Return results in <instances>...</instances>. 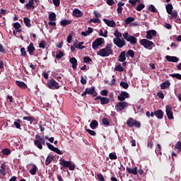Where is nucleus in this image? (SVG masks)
I'll return each instance as SVG.
<instances>
[{
    "mask_svg": "<svg viewBox=\"0 0 181 181\" xmlns=\"http://www.w3.org/2000/svg\"><path fill=\"white\" fill-rule=\"evenodd\" d=\"M126 170L129 173V175H134V176H136L138 173L139 175H144V170H142V168H139L138 170V167L136 166H135L133 169H131L129 167H127Z\"/></svg>",
    "mask_w": 181,
    "mask_h": 181,
    "instance_id": "6",
    "label": "nucleus"
},
{
    "mask_svg": "<svg viewBox=\"0 0 181 181\" xmlns=\"http://www.w3.org/2000/svg\"><path fill=\"white\" fill-rule=\"evenodd\" d=\"M46 145L47 146V148L50 150V151H52V152H54V150L56 149V147L53 146V144L49 143V142H47L46 143Z\"/></svg>",
    "mask_w": 181,
    "mask_h": 181,
    "instance_id": "41",
    "label": "nucleus"
},
{
    "mask_svg": "<svg viewBox=\"0 0 181 181\" xmlns=\"http://www.w3.org/2000/svg\"><path fill=\"white\" fill-rule=\"evenodd\" d=\"M1 153H3V155H11V149L9 148H4L1 151Z\"/></svg>",
    "mask_w": 181,
    "mask_h": 181,
    "instance_id": "48",
    "label": "nucleus"
},
{
    "mask_svg": "<svg viewBox=\"0 0 181 181\" xmlns=\"http://www.w3.org/2000/svg\"><path fill=\"white\" fill-rule=\"evenodd\" d=\"M114 35L115 36V39H117V37L121 39V37H122V33H121L119 31H118V30H115Z\"/></svg>",
    "mask_w": 181,
    "mask_h": 181,
    "instance_id": "39",
    "label": "nucleus"
},
{
    "mask_svg": "<svg viewBox=\"0 0 181 181\" xmlns=\"http://www.w3.org/2000/svg\"><path fill=\"white\" fill-rule=\"evenodd\" d=\"M59 165H61L60 167L61 170H64V169H66V168H69L70 170H74V169H76V165L71 163V161L62 160L59 162Z\"/></svg>",
    "mask_w": 181,
    "mask_h": 181,
    "instance_id": "3",
    "label": "nucleus"
},
{
    "mask_svg": "<svg viewBox=\"0 0 181 181\" xmlns=\"http://www.w3.org/2000/svg\"><path fill=\"white\" fill-rule=\"evenodd\" d=\"M128 107V103L127 102H119L115 105V110L117 112H121L124 111Z\"/></svg>",
    "mask_w": 181,
    "mask_h": 181,
    "instance_id": "10",
    "label": "nucleus"
},
{
    "mask_svg": "<svg viewBox=\"0 0 181 181\" xmlns=\"http://www.w3.org/2000/svg\"><path fill=\"white\" fill-rule=\"evenodd\" d=\"M21 56H23V57H26V49H25V47H22L21 49Z\"/></svg>",
    "mask_w": 181,
    "mask_h": 181,
    "instance_id": "60",
    "label": "nucleus"
},
{
    "mask_svg": "<svg viewBox=\"0 0 181 181\" xmlns=\"http://www.w3.org/2000/svg\"><path fill=\"white\" fill-rule=\"evenodd\" d=\"M71 21L70 20H62L60 21V25L63 27L67 26L68 25H71Z\"/></svg>",
    "mask_w": 181,
    "mask_h": 181,
    "instance_id": "28",
    "label": "nucleus"
},
{
    "mask_svg": "<svg viewBox=\"0 0 181 181\" xmlns=\"http://www.w3.org/2000/svg\"><path fill=\"white\" fill-rule=\"evenodd\" d=\"M46 41L42 40L39 44V47H40L41 49H45V47H46Z\"/></svg>",
    "mask_w": 181,
    "mask_h": 181,
    "instance_id": "54",
    "label": "nucleus"
},
{
    "mask_svg": "<svg viewBox=\"0 0 181 181\" xmlns=\"http://www.w3.org/2000/svg\"><path fill=\"white\" fill-rule=\"evenodd\" d=\"M84 45V42H80L76 47V49H80L81 50L83 49H86V46H83Z\"/></svg>",
    "mask_w": 181,
    "mask_h": 181,
    "instance_id": "53",
    "label": "nucleus"
},
{
    "mask_svg": "<svg viewBox=\"0 0 181 181\" xmlns=\"http://www.w3.org/2000/svg\"><path fill=\"white\" fill-rule=\"evenodd\" d=\"M26 9H35V0H29L28 3L25 4Z\"/></svg>",
    "mask_w": 181,
    "mask_h": 181,
    "instance_id": "17",
    "label": "nucleus"
},
{
    "mask_svg": "<svg viewBox=\"0 0 181 181\" xmlns=\"http://www.w3.org/2000/svg\"><path fill=\"white\" fill-rule=\"evenodd\" d=\"M35 50H36V48H35V45H33V42H30L27 47V52H28L29 54L32 56L33 55V53H35Z\"/></svg>",
    "mask_w": 181,
    "mask_h": 181,
    "instance_id": "15",
    "label": "nucleus"
},
{
    "mask_svg": "<svg viewBox=\"0 0 181 181\" xmlns=\"http://www.w3.org/2000/svg\"><path fill=\"white\" fill-rule=\"evenodd\" d=\"M144 8H145V4H140L136 8V11H137L138 12H141V11L144 9Z\"/></svg>",
    "mask_w": 181,
    "mask_h": 181,
    "instance_id": "46",
    "label": "nucleus"
},
{
    "mask_svg": "<svg viewBox=\"0 0 181 181\" xmlns=\"http://www.w3.org/2000/svg\"><path fill=\"white\" fill-rule=\"evenodd\" d=\"M165 59L168 62H172V63H177V62H179V58L177 57H172V56L167 55L165 57Z\"/></svg>",
    "mask_w": 181,
    "mask_h": 181,
    "instance_id": "18",
    "label": "nucleus"
},
{
    "mask_svg": "<svg viewBox=\"0 0 181 181\" xmlns=\"http://www.w3.org/2000/svg\"><path fill=\"white\" fill-rule=\"evenodd\" d=\"M69 62L71 64H72L73 70H76L77 69V59L75 57H71L69 59Z\"/></svg>",
    "mask_w": 181,
    "mask_h": 181,
    "instance_id": "19",
    "label": "nucleus"
},
{
    "mask_svg": "<svg viewBox=\"0 0 181 181\" xmlns=\"http://www.w3.org/2000/svg\"><path fill=\"white\" fill-rule=\"evenodd\" d=\"M92 60L90 57H83V63H91Z\"/></svg>",
    "mask_w": 181,
    "mask_h": 181,
    "instance_id": "56",
    "label": "nucleus"
},
{
    "mask_svg": "<svg viewBox=\"0 0 181 181\" xmlns=\"http://www.w3.org/2000/svg\"><path fill=\"white\" fill-rule=\"evenodd\" d=\"M16 86L20 87V88H23V90L28 88V86L23 81H16Z\"/></svg>",
    "mask_w": 181,
    "mask_h": 181,
    "instance_id": "22",
    "label": "nucleus"
},
{
    "mask_svg": "<svg viewBox=\"0 0 181 181\" xmlns=\"http://www.w3.org/2000/svg\"><path fill=\"white\" fill-rule=\"evenodd\" d=\"M64 56V53L62 51H59L58 54H56V59L60 60V59H62V57H63Z\"/></svg>",
    "mask_w": 181,
    "mask_h": 181,
    "instance_id": "47",
    "label": "nucleus"
},
{
    "mask_svg": "<svg viewBox=\"0 0 181 181\" xmlns=\"http://www.w3.org/2000/svg\"><path fill=\"white\" fill-rule=\"evenodd\" d=\"M21 122H22V121L19 119H17L16 121L14 122V126L17 129H21Z\"/></svg>",
    "mask_w": 181,
    "mask_h": 181,
    "instance_id": "38",
    "label": "nucleus"
},
{
    "mask_svg": "<svg viewBox=\"0 0 181 181\" xmlns=\"http://www.w3.org/2000/svg\"><path fill=\"white\" fill-rule=\"evenodd\" d=\"M147 146L151 149L153 148V142L152 141V139H148Z\"/></svg>",
    "mask_w": 181,
    "mask_h": 181,
    "instance_id": "57",
    "label": "nucleus"
},
{
    "mask_svg": "<svg viewBox=\"0 0 181 181\" xmlns=\"http://www.w3.org/2000/svg\"><path fill=\"white\" fill-rule=\"evenodd\" d=\"M100 95H103L104 97H107V95H108V90H103L102 91H100Z\"/></svg>",
    "mask_w": 181,
    "mask_h": 181,
    "instance_id": "63",
    "label": "nucleus"
},
{
    "mask_svg": "<svg viewBox=\"0 0 181 181\" xmlns=\"http://www.w3.org/2000/svg\"><path fill=\"white\" fill-rule=\"evenodd\" d=\"M165 112L168 119H175L173 117V111L172 110V106L170 105L165 106Z\"/></svg>",
    "mask_w": 181,
    "mask_h": 181,
    "instance_id": "11",
    "label": "nucleus"
},
{
    "mask_svg": "<svg viewBox=\"0 0 181 181\" xmlns=\"http://www.w3.org/2000/svg\"><path fill=\"white\" fill-rule=\"evenodd\" d=\"M34 145L38 148V149H43V146L42 145V143L40 141V139H36L34 140Z\"/></svg>",
    "mask_w": 181,
    "mask_h": 181,
    "instance_id": "24",
    "label": "nucleus"
},
{
    "mask_svg": "<svg viewBox=\"0 0 181 181\" xmlns=\"http://www.w3.org/2000/svg\"><path fill=\"white\" fill-rule=\"evenodd\" d=\"M100 100L101 105H107V104L110 103V99L107 97H102L101 95H98L95 98V101Z\"/></svg>",
    "mask_w": 181,
    "mask_h": 181,
    "instance_id": "12",
    "label": "nucleus"
},
{
    "mask_svg": "<svg viewBox=\"0 0 181 181\" xmlns=\"http://www.w3.org/2000/svg\"><path fill=\"white\" fill-rule=\"evenodd\" d=\"M175 149H177L178 152H181V141H179L177 142L175 146Z\"/></svg>",
    "mask_w": 181,
    "mask_h": 181,
    "instance_id": "52",
    "label": "nucleus"
},
{
    "mask_svg": "<svg viewBox=\"0 0 181 181\" xmlns=\"http://www.w3.org/2000/svg\"><path fill=\"white\" fill-rule=\"evenodd\" d=\"M97 127H98V122H97V120L95 119L92 120V122L90 124V127L91 128V129H95Z\"/></svg>",
    "mask_w": 181,
    "mask_h": 181,
    "instance_id": "29",
    "label": "nucleus"
},
{
    "mask_svg": "<svg viewBox=\"0 0 181 181\" xmlns=\"http://www.w3.org/2000/svg\"><path fill=\"white\" fill-rule=\"evenodd\" d=\"M86 131L89 134V135H92V136H95V135H97V133L94 130H91L90 129H86Z\"/></svg>",
    "mask_w": 181,
    "mask_h": 181,
    "instance_id": "43",
    "label": "nucleus"
},
{
    "mask_svg": "<svg viewBox=\"0 0 181 181\" xmlns=\"http://www.w3.org/2000/svg\"><path fill=\"white\" fill-rule=\"evenodd\" d=\"M149 12H153V13H156L158 12V9L153 6V4H151L148 7Z\"/></svg>",
    "mask_w": 181,
    "mask_h": 181,
    "instance_id": "37",
    "label": "nucleus"
},
{
    "mask_svg": "<svg viewBox=\"0 0 181 181\" xmlns=\"http://www.w3.org/2000/svg\"><path fill=\"white\" fill-rule=\"evenodd\" d=\"M73 16H75V18H81L83 13L78 8H75L73 11Z\"/></svg>",
    "mask_w": 181,
    "mask_h": 181,
    "instance_id": "20",
    "label": "nucleus"
},
{
    "mask_svg": "<svg viewBox=\"0 0 181 181\" xmlns=\"http://www.w3.org/2000/svg\"><path fill=\"white\" fill-rule=\"evenodd\" d=\"M108 97V99L110 100V103H114V101H115V98H114V93H110Z\"/></svg>",
    "mask_w": 181,
    "mask_h": 181,
    "instance_id": "51",
    "label": "nucleus"
},
{
    "mask_svg": "<svg viewBox=\"0 0 181 181\" xmlns=\"http://www.w3.org/2000/svg\"><path fill=\"white\" fill-rule=\"evenodd\" d=\"M160 87L161 90H166V88H169V87H170V82L169 81V80H167L165 82L162 83Z\"/></svg>",
    "mask_w": 181,
    "mask_h": 181,
    "instance_id": "21",
    "label": "nucleus"
},
{
    "mask_svg": "<svg viewBox=\"0 0 181 181\" xmlns=\"http://www.w3.org/2000/svg\"><path fill=\"white\" fill-rule=\"evenodd\" d=\"M97 177L100 181H105V178H104L103 174H98Z\"/></svg>",
    "mask_w": 181,
    "mask_h": 181,
    "instance_id": "62",
    "label": "nucleus"
},
{
    "mask_svg": "<svg viewBox=\"0 0 181 181\" xmlns=\"http://www.w3.org/2000/svg\"><path fill=\"white\" fill-rule=\"evenodd\" d=\"M126 56L127 57H132V59H134V57H135V52L132 49H129L127 52Z\"/></svg>",
    "mask_w": 181,
    "mask_h": 181,
    "instance_id": "31",
    "label": "nucleus"
},
{
    "mask_svg": "<svg viewBox=\"0 0 181 181\" xmlns=\"http://www.w3.org/2000/svg\"><path fill=\"white\" fill-rule=\"evenodd\" d=\"M136 2H140V0H129V4H131L132 6H135L136 5Z\"/></svg>",
    "mask_w": 181,
    "mask_h": 181,
    "instance_id": "59",
    "label": "nucleus"
},
{
    "mask_svg": "<svg viewBox=\"0 0 181 181\" xmlns=\"http://www.w3.org/2000/svg\"><path fill=\"white\" fill-rule=\"evenodd\" d=\"M125 60H127V57H125V51H123L119 56L118 62H124Z\"/></svg>",
    "mask_w": 181,
    "mask_h": 181,
    "instance_id": "26",
    "label": "nucleus"
},
{
    "mask_svg": "<svg viewBox=\"0 0 181 181\" xmlns=\"http://www.w3.org/2000/svg\"><path fill=\"white\" fill-rule=\"evenodd\" d=\"M170 77H173L175 78H177V80H181V74H170Z\"/></svg>",
    "mask_w": 181,
    "mask_h": 181,
    "instance_id": "45",
    "label": "nucleus"
},
{
    "mask_svg": "<svg viewBox=\"0 0 181 181\" xmlns=\"http://www.w3.org/2000/svg\"><path fill=\"white\" fill-rule=\"evenodd\" d=\"M165 9L167 11V13H172V11H173V6H172V4H168L165 6Z\"/></svg>",
    "mask_w": 181,
    "mask_h": 181,
    "instance_id": "30",
    "label": "nucleus"
},
{
    "mask_svg": "<svg viewBox=\"0 0 181 181\" xmlns=\"http://www.w3.org/2000/svg\"><path fill=\"white\" fill-rule=\"evenodd\" d=\"M129 93L127 91H121L119 95L117 97V100L120 102L125 101L126 98H129Z\"/></svg>",
    "mask_w": 181,
    "mask_h": 181,
    "instance_id": "13",
    "label": "nucleus"
},
{
    "mask_svg": "<svg viewBox=\"0 0 181 181\" xmlns=\"http://www.w3.org/2000/svg\"><path fill=\"white\" fill-rule=\"evenodd\" d=\"M146 39H148V40H151L152 37H153L152 34L151 33V31L148 30V31L146 33Z\"/></svg>",
    "mask_w": 181,
    "mask_h": 181,
    "instance_id": "58",
    "label": "nucleus"
},
{
    "mask_svg": "<svg viewBox=\"0 0 181 181\" xmlns=\"http://www.w3.org/2000/svg\"><path fill=\"white\" fill-rule=\"evenodd\" d=\"M57 18L56 13L54 12L49 13L48 16V19L50 22H56V21L57 20V18Z\"/></svg>",
    "mask_w": 181,
    "mask_h": 181,
    "instance_id": "23",
    "label": "nucleus"
},
{
    "mask_svg": "<svg viewBox=\"0 0 181 181\" xmlns=\"http://www.w3.org/2000/svg\"><path fill=\"white\" fill-rule=\"evenodd\" d=\"M139 43L141 46H144L145 49H148V50L152 49V46L155 45L153 42L147 40V39H141L139 40Z\"/></svg>",
    "mask_w": 181,
    "mask_h": 181,
    "instance_id": "5",
    "label": "nucleus"
},
{
    "mask_svg": "<svg viewBox=\"0 0 181 181\" xmlns=\"http://www.w3.org/2000/svg\"><path fill=\"white\" fill-rule=\"evenodd\" d=\"M135 21V18L134 17H128L124 20L126 25H129V23H132V22H134Z\"/></svg>",
    "mask_w": 181,
    "mask_h": 181,
    "instance_id": "36",
    "label": "nucleus"
},
{
    "mask_svg": "<svg viewBox=\"0 0 181 181\" xmlns=\"http://www.w3.org/2000/svg\"><path fill=\"white\" fill-rule=\"evenodd\" d=\"M122 36V39L119 37L113 39L114 45H115V46H117L119 49H122L123 46L127 45L125 40H127V42H129L131 45H136V43L138 42V39H136V37H135L134 36L129 35L128 32L124 33Z\"/></svg>",
    "mask_w": 181,
    "mask_h": 181,
    "instance_id": "1",
    "label": "nucleus"
},
{
    "mask_svg": "<svg viewBox=\"0 0 181 181\" xmlns=\"http://www.w3.org/2000/svg\"><path fill=\"white\" fill-rule=\"evenodd\" d=\"M127 124L129 128H132V127H135L136 128H141V122L136 121L132 117H129L127 119Z\"/></svg>",
    "mask_w": 181,
    "mask_h": 181,
    "instance_id": "8",
    "label": "nucleus"
},
{
    "mask_svg": "<svg viewBox=\"0 0 181 181\" xmlns=\"http://www.w3.org/2000/svg\"><path fill=\"white\" fill-rule=\"evenodd\" d=\"M91 22L93 23H100V19L99 18H91L90 21H89V23H91Z\"/></svg>",
    "mask_w": 181,
    "mask_h": 181,
    "instance_id": "55",
    "label": "nucleus"
},
{
    "mask_svg": "<svg viewBox=\"0 0 181 181\" xmlns=\"http://www.w3.org/2000/svg\"><path fill=\"white\" fill-rule=\"evenodd\" d=\"M54 6H60V0H52Z\"/></svg>",
    "mask_w": 181,
    "mask_h": 181,
    "instance_id": "64",
    "label": "nucleus"
},
{
    "mask_svg": "<svg viewBox=\"0 0 181 181\" xmlns=\"http://www.w3.org/2000/svg\"><path fill=\"white\" fill-rule=\"evenodd\" d=\"M38 168L37 166L35 164L33 165V168L30 170V175H33V176H35L36 175V173L37 172Z\"/></svg>",
    "mask_w": 181,
    "mask_h": 181,
    "instance_id": "27",
    "label": "nucleus"
},
{
    "mask_svg": "<svg viewBox=\"0 0 181 181\" xmlns=\"http://www.w3.org/2000/svg\"><path fill=\"white\" fill-rule=\"evenodd\" d=\"M87 94H88L89 95H93V97H97V91H95V87L92 86L90 88H86L85 89V91L81 95V97H84V98H86V97H87Z\"/></svg>",
    "mask_w": 181,
    "mask_h": 181,
    "instance_id": "4",
    "label": "nucleus"
},
{
    "mask_svg": "<svg viewBox=\"0 0 181 181\" xmlns=\"http://www.w3.org/2000/svg\"><path fill=\"white\" fill-rule=\"evenodd\" d=\"M13 26L14 29H21V24L18 22L13 23Z\"/></svg>",
    "mask_w": 181,
    "mask_h": 181,
    "instance_id": "61",
    "label": "nucleus"
},
{
    "mask_svg": "<svg viewBox=\"0 0 181 181\" xmlns=\"http://www.w3.org/2000/svg\"><path fill=\"white\" fill-rule=\"evenodd\" d=\"M47 86L51 90H59L60 88V86H59V83L56 81L54 78H51L48 80Z\"/></svg>",
    "mask_w": 181,
    "mask_h": 181,
    "instance_id": "7",
    "label": "nucleus"
},
{
    "mask_svg": "<svg viewBox=\"0 0 181 181\" xmlns=\"http://www.w3.org/2000/svg\"><path fill=\"white\" fill-rule=\"evenodd\" d=\"M109 158H110V159H111V160H116V159L117 158V153H110L109 154Z\"/></svg>",
    "mask_w": 181,
    "mask_h": 181,
    "instance_id": "40",
    "label": "nucleus"
},
{
    "mask_svg": "<svg viewBox=\"0 0 181 181\" xmlns=\"http://www.w3.org/2000/svg\"><path fill=\"white\" fill-rule=\"evenodd\" d=\"M35 139H40L41 145H45V137L40 136L39 134L35 135Z\"/></svg>",
    "mask_w": 181,
    "mask_h": 181,
    "instance_id": "35",
    "label": "nucleus"
},
{
    "mask_svg": "<svg viewBox=\"0 0 181 181\" xmlns=\"http://www.w3.org/2000/svg\"><path fill=\"white\" fill-rule=\"evenodd\" d=\"M23 119L24 121H28L30 124V125H32V123L34 122V121H36V118H35L34 117L32 116H28V117H23Z\"/></svg>",
    "mask_w": 181,
    "mask_h": 181,
    "instance_id": "25",
    "label": "nucleus"
},
{
    "mask_svg": "<svg viewBox=\"0 0 181 181\" xmlns=\"http://www.w3.org/2000/svg\"><path fill=\"white\" fill-rule=\"evenodd\" d=\"M105 42L104 38L103 37H99L97 38L93 43H92V48L93 50H97V49L100 48V46L102 45H104Z\"/></svg>",
    "mask_w": 181,
    "mask_h": 181,
    "instance_id": "9",
    "label": "nucleus"
},
{
    "mask_svg": "<svg viewBox=\"0 0 181 181\" xmlns=\"http://www.w3.org/2000/svg\"><path fill=\"white\" fill-rule=\"evenodd\" d=\"M103 22H105V25H107L110 28H115V26H117V23H115V21H114V20L110 21L107 18H104Z\"/></svg>",
    "mask_w": 181,
    "mask_h": 181,
    "instance_id": "14",
    "label": "nucleus"
},
{
    "mask_svg": "<svg viewBox=\"0 0 181 181\" xmlns=\"http://www.w3.org/2000/svg\"><path fill=\"white\" fill-rule=\"evenodd\" d=\"M102 124L108 127V125H110V121H108V119L107 117H104L102 119Z\"/></svg>",
    "mask_w": 181,
    "mask_h": 181,
    "instance_id": "50",
    "label": "nucleus"
},
{
    "mask_svg": "<svg viewBox=\"0 0 181 181\" xmlns=\"http://www.w3.org/2000/svg\"><path fill=\"white\" fill-rule=\"evenodd\" d=\"M155 116L158 119H163V115H165V113L162 110H158L154 111Z\"/></svg>",
    "mask_w": 181,
    "mask_h": 181,
    "instance_id": "16",
    "label": "nucleus"
},
{
    "mask_svg": "<svg viewBox=\"0 0 181 181\" xmlns=\"http://www.w3.org/2000/svg\"><path fill=\"white\" fill-rule=\"evenodd\" d=\"M23 22L27 28H30V26H32V24H30V19H29V18L25 17L23 18Z\"/></svg>",
    "mask_w": 181,
    "mask_h": 181,
    "instance_id": "32",
    "label": "nucleus"
},
{
    "mask_svg": "<svg viewBox=\"0 0 181 181\" xmlns=\"http://www.w3.org/2000/svg\"><path fill=\"white\" fill-rule=\"evenodd\" d=\"M158 152L159 155L162 156V146L160 144H157V147L156 148V153Z\"/></svg>",
    "mask_w": 181,
    "mask_h": 181,
    "instance_id": "42",
    "label": "nucleus"
},
{
    "mask_svg": "<svg viewBox=\"0 0 181 181\" xmlns=\"http://www.w3.org/2000/svg\"><path fill=\"white\" fill-rule=\"evenodd\" d=\"M168 15H170L171 19L177 18V12L176 11H171V13H168Z\"/></svg>",
    "mask_w": 181,
    "mask_h": 181,
    "instance_id": "44",
    "label": "nucleus"
},
{
    "mask_svg": "<svg viewBox=\"0 0 181 181\" xmlns=\"http://www.w3.org/2000/svg\"><path fill=\"white\" fill-rule=\"evenodd\" d=\"M114 51L112 50V44L109 43L106 45L105 48L100 49L97 52L98 56H100L101 57H108L110 54H112Z\"/></svg>",
    "mask_w": 181,
    "mask_h": 181,
    "instance_id": "2",
    "label": "nucleus"
},
{
    "mask_svg": "<svg viewBox=\"0 0 181 181\" xmlns=\"http://www.w3.org/2000/svg\"><path fill=\"white\" fill-rule=\"evenodd\" d=\"M119 85L120 87H122V88H124V90H128V88L129 87V84L125 81H121Z\"/></svg>",
    "mask_w": 181,
    "mask_h": 181,
    "instance_id": "34",
    "label": "nucleus"
},
{
    "mask_svg": "<svg viewBox=\"0 0 181 181\" xmlns=\"http://www.w3.org/2000/svg\"><path fill=\"white\" fill-rule=\"evenodd\" d=\"M115 70L116 71H124V67H122V66H121V64H119L117 66H116V67L115 68Z\"/></svg>",
    "mask_w": 181,
    "mask_h": 181,
    "instance_id": "49",
    "label": "nucleus"
},
{
    "mask_svg": "<svg viewBox=\"0 0 181 181\" xmlns=\"http://www.w3.org/2000/svg\"><path fill=\"white\" fill-rule=\"evenodd\" d=\"M52 161H53V156H48L45 160L46 166H49V165H50V163H52Z\"/></svg>",
    "mask_w": 181,
    "mask_h": 181,
    "instance_id": "33",
    "label": "nucleus"
}]
</instances>
